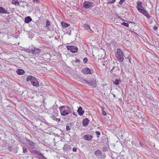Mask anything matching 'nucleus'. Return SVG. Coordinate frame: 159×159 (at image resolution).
I'll return each instance as SVG.
<instances>
[{
	"label": "nucleus",
	"mask_w": 159,
	"mask_h": 159,
	"mask_svg": "<svg viewBox=\"0 0 159 159\" xmlns=\"http://www.w3.org/2000/svg\"><path fill=\"white\" fill-rule=\"evenodd\" d=\"M125 0H120L119 2V4L120 5H122V3L124 2Z\"/></svg>",
	"instance_id": "cd10ccee"
},
{
	"label": "nucleus",
	"mask_w": 159,
	"mask_h": 159,
	"mask_svg": "<svg viewBox=\"0 0 159 159\" xmlns=\"http://www.w3.org/2000/svg\"><path fill=\"white\" fill-rule=\"evenodd\" d=\"M15 5H19V2H16L15 3Z\"/></svg>",
	"instance_id": "473e14b6"
},
{
	"label": "nucleus",
	"mask_w": 159,
	"mask_h": 159,
	"mask_svg": "<svg viewBox=\"0 0 159 159\" xmlns=\"http://www.w3.org/2000/svg\"><path fill=\"white\" fill-rule=\"evenodd\" d=\"M157 28L156 26H154L153 27V29L154 30H157Z\"/></svg>",
	"instance_id": "7c9ffc66"
},
{
	"label": "nucleus",
	"mask_w": 159,
	"mask_h": 159,
	"mask_svg": "<svg viewBox=\"0 0 159 159\" xmlns=\"http://www.w3.org/2000/svg\"><path fill=\"white\" fill-rule=\"evenodd\" d=\"M50 25V22L48 20H47L46 22V26L47 27H48Z\"/></svg>",
	"instance_id": "5701e85b"
},
{
	"label": "nucleus",
	"mask_w": 159,
	"mask_h": 159,
	"mask_svg": "<svg viewBox=\"0 0 159 159\" xmlns=\"http://www.w3.org/2000/svg\"><path fill=\"white\" fill-rule=\"evenodd\" d=\"M72 113L73 115H74V116H77V115L76 114V113L75 112H72Z\"/></svg>",
	"instance_id": "72a5a7b5"
},
{
	"label": "nucleus",
	"mask_w": 159,
	"mask_h": 159,
	"mask_svg": "<svg viewBox=\"0 0 159 159\" xmlns=\"http://www.w3.org/2000/svg\"><path fill=\"white\" fill-rule=\"evenodd\" d=\"M83 27L85 30H88V31L91 33H93V31L91 30L89 25L87 24H85L84 25Z\"/></svg>",
	"instance_id": "9d476101"
},
{
	"label": "nucleus",
	"mask_w": 159,
	"mask_h": 159,
	"mask_svg": "<svg viewBox=\"0 0 159 159\" xmlns=\"http://www.w3.org/2000/svg\"><path fill=\"white\" fill-rule=\"evenodd\" d=\"M75 61L76 62L79 63L80 62V60H79L76 59V61Z\"/></svg>",
	"instance_id": "f704fd0d"
},
{
	"label": "nucleus",
	"mask_w": 159,
	"mask_h": 159,
	"mask_svg": "<svg viewBox=\"0 0 159 159\" xmlns=\"http://www.w3.org/2000/svg\"><path fill=\"white\" fill-rule=\"evenodd\" d=\"M89 121V120L87 118H85L84 119L83 121V125L85 126H87Z\"/></svg>",
	"instance_id": "dca6fc26"
},
{
	"label": "nucleus",
	"mask_w": 159,
	"mask_h": 159,
	"mask_svg": "<svg viewBox=\"0 0 159 159\" xmlns=\"http://www.w3.org/2000/svg\"><path fill=\"white\" fill-rule=\"evenodd\" d=\"M59 109L61 115L62 116H65L70 113H72L73 110L68 106H61L59 107Z\"/></svg>",
	"instance_id": "f257e3e1"
},
{
	"label": "nucleus",
	"mask_w": 159,
	"mask_h": 159,
	"mask_svg": "<svg viewBox=\"0 0 159 159\" xmlns=\"http://www.w3.org/2000/svg\"><path fill=\"white\" fill-rule=\"evenodd\" d=\"M129 62L131 63V61H130V60H129Z\"/></svg>",
	"instance_id": "79ce46f5"
},
{
	"label": "nucleus",
	"mask_w": 159,
	"mask_h": 159,
	"mask_svg": "<svg viewBox=\"0 0 159 159\" xmlns=\"http://www.w3.org/2000/svg\"><path fill=\"white\" fill-rule=\"evenodd\" d=\"M85 81L89 86L92 88H95L97 86V81L94 79H89L87 80H85Z\"/></svg>",
	"instance_id": "39448f33"
},
{
	"label": "nucleus",
	"mask_w": 159,
	"mask_h": 159,
	"mask_svg": "<svg viewBox=\"0 0 159 159\" xmlns=\"http://www.w3.org/2000/svg\"><path fill=\"white\" fill-rule=\"evenodd\" d=\"M32 159H34V158H32Z\"/></svg>",
	"instance_id": "c03bdc74"
},
{
	"label": "nucleus",
	"mask_w": 159,
	"mask_h": 159,
	"mask_svg": "<svg viewBox=\"0 0 159 159\" xmlns=\"http://www.w3.org/2000/svg\"><path fill=\"white\" fill-rule=\"evenodd\" d=\"M72 150L74 152H76L77 151V148H74Z\"/></svg>",
	"instance_id": "c756f323"
},
{
	"label": "nucleus",
	"mask_w": 159,
	"mask_h": 159,
	"mask_svg": "<svg viewBox=\"0 0 159 159\" xmlns=\"http://www.w3.org/2000/svg\"><path fill=\"white\" fill-rule=\"evenodd\" d=\"M94 154L97 156H99L102 154V152L99 150H97L95 153Z\"/></svg>",
	"instance_id": "a211bd4d"
},
{
	"label": "nucleus",
	"mask_w": 159,
	"mask_h": 159,
	"mask_svg": "<svg viewBox=\"0 0 159 159\" xmlns=\"http://www.w3.org/2000/svg\"><path fill=\"white\" fill-rule=\"evenodd\" d=\"M66 48L68 50H70L73 53L77 52L78 51V48L75 46H67Z\"/></svg>",
	"instance_id": "0eeeda50"
},
{
	"label": "nucleus",
	"mask_w": 159,
	"mask_h": 159,
	"mask_svg": "<svg viewBox=\"0 0 159 159\" xmlns=\"http://www.w3.org/2000/svg\"><path fill=\"white\" fill-rule=\"evenodd\" d=\"M113 83L115 85H117L119 84L120 82V80L118 79H116L115 81H113Z\"/></svg>",
	"instance_id": "aec40b11"
},
{
	"label": "nucleus",
	"mask_w": 159,
	"mask_h": 159,
	"mask_svg": "<svg viewBox=\"0 0 159 159\" xmlns=\"http://www.w3.org/2000/svg\"><path fill=\"white\" fill-rule=\"evenodd\" d=\"M31 52L34 55H38L41 52V50L38 48H34V49L31 50Z\"/></svg>",
	"instance_id": "1a4fd4ad"
},
{
	"label": "nucleus",
	"mask_w": 159,
	"mask_h": 159,
	"mask_svg": "<svg viewBox=\"0 0 159 159\" xmlns=\"http://www.w3.org/2000/svg\"><path fill=\"white\" fill-rule=\"evenodd\" d=\"M61 24L62 26L64 27H68L70 25V24L66 23L65 22H62Z\"/></svg>",
	"instance_id": "6ab92c4d"
},
{
	"label": "nucleus",
	"mask_w": 159,
	"mask_h": 159,
	"mask_svg": "<svg viewBox=\"0 0 159 159\" xmlns=\"http://www.w3.org/2000/svg\"><path fill=\"white\" fill-rule=\"evenodd\" d=\"M26 142L29 145L30 148L32 149H36L37 148L36 146V144L32 141L30 140L29 139H26Z\"/></svg>",
	"instance_id": "423d86ee"
},
{
	"label": "nucleus",
	"mask_w": 159,
	"mask_h": 159,
	"mask_svg": "<svg viewBox=\"0 0 159 159\" xmlns=\"http://www.w3.org/2000/svg\"><path fill=\"white\" fill-rule=\"evenodd\" d=\"M96 134L97 135V137H98L99 136L98 135H100V133L99 131H97L96 132Z\"/></svg>",
	"instance_id": "a878e982"
},
{
	"label": "nucleus",
	"mask_w": 159,
	"mask_h": 159,
	"mask_svg": "<svg viewBox=\"0 0 159 159\" xmlns=\"http://www.w3.org/2000/svg\"><path fill=\"white\" fill-rule=\"evenodd\" d=\"M0 13L9 14V12L7 11V10H5L4 8L0 6Z\"/></svg>",
	"instance_id": "ddd939ff"
},
{
	"label": "nucleus",
	"mask_w": 159,
	"mask_h": 159,
	"mask_svg": "<svg viewBox=\"0 0 159 159\" xmlns=\"http://www.w3.org/2000/svg\"><path fill=\"white\" fill-rule=\"evenodd\" d=\"M83 61L84 63H86L88 61L87 58V57L84 58V59Z\"/></svg>",
	"instance_id": "393cba45"
},
{
	"label": "nucleus",
	"mask_w": 159,
	"mask_h": 159,
	"mask_svg": "<svg viewBox=\"0 0 159 159\" xmlns=\"http://www.w3.org/2000/svg\"><path fill=\"white\" fill-rule=\"evenodd\" d=\"M25 51H26V50H25Z\"/></svg>",
	"instance_id": "37998d69"
},
{
	"label": "nucleus",
	"mask_w": 159,
	"mask_h": 159,
	"mask_svg": "<svg viewBox=\"0 0 159 159\" xmlns=\"http://www.w3.org/2000/svg\"><path fill=\"white\" fill-rule=\"evenodd\" d=\"M33 2H36L39 1V0H32Z\"/></svg>",
	"instance_id": "e433bc0d"
},
{
	"label": "nucleus",
	"mask_w": 159,
	"mask_h": 159,
	"mask_svg": "<svg viewBox=\"0 0 159 159\" xmlns=\"http://www.w3.org/2000/svg\"><path fill=\"white\" fill-rule=\"evenodd\" d=\"M30 80L33 86L36 87L39 86V83L34 77L32 75L29 76L26 79V81H28Z\"/></svg>",
	"instance_id": "20e7f679"
},
{
	"label": "nucleus",
	"mask_w": 159,
	"mask_h": 159,
	"mask_svg": "<svg viewBox=\"0 0 159 159\" xmlns=\"http://www.w3.org/2000/svg\"><path fill=\"white\" fill-rule=\"evenodd\" d=\"M115 56L116 58L120 61L122 62L124 60V55L122 51L120 49H116L115 53Z\"/></svg>",
	"instance_id": "7ed1b4c3"
},
{
	"label": "nucleus",
	"mask_w": 159,
	"mask_h": 159,
	"mask_svg": "<svg viewBox=\"0 0 159 159\" xmlns=\"http://www.w3.org/2000/svg\"><path fill=\"white\" fill-rule=\"evenodd\" d=\"M136 8L138 11L144 16H146L149 19L150 16L148 14L147 11L144 9L142 6V3L141 2H137Z\"/></svg>",
	"instance_id": "f03ea898"
},
{
	"label": "nucleus",
	"mask_w": 159,
	"mask_h": 159,
	"mask_svg": "<svg viewBox=\"0 0 159 159\" xmlns=\"http://www.w3.org/2000/svg\"><path fill=\"white\" fill-rule=\"evenodd\" d=\"M84 138L86 140H91L93 138V137L90 134L85 135L84 137Z\"/></svg>",
	"instance_id": "f8f14e48"
},
{
	"label": "nucleus",
	"mask_w": 159,
	"mask_h": 159,
	"mask_svg": "<svg viewBox=\"0 0 159 159\" xmlns=\"http://www.w3.org/2000/svg\"><path fill=\"white\" fill-rule=\"evenodd\" d=\"M82 72L84 74H91V70L89 68H86L82 70Z\"/></svg>",
	"instance_id": "9b49d317"
},
{
	"label": "nucleus",
	"mask_w": 159,
	"mask_h": 159,
	"mask_svg": "<svg viewBox=\"0 0 159 159\" xmlns=\"http://www.w3.org/2000/svg\"><path fill=\"white\" fill-rule=\"evenodd\" d=\"M92 2L85 1L83 3L84 7L85 8H88L93 5Z\"/></svg>",
	"instance_id": "6e6552de"
},
{
	"label": "nucleus",
	"mask_w": 159,
	"mask_h": 159,
	"mask_svg": "<svg viewBox=\"0 0 159 159\" xmlns=\"http://www.w3.org/2000/svg\"><path fill=\"white\" fill-rule=\"evenodd\" d=\"M114 68H115V67H113V68L112 69V70H113L114 69Z\"/></svg>",
	"instance_id": "ea45409f"
},
{
	"label": "nucleus",
	"mask_w": 159,
	"mask_h": 159,
	"mask_svg": "<svg viewBox=\"0 0 159 159\" xmlns=\"http://www.w3.org/2000/svg\"><path fill=\"white\" fill-rule=\"evenodd\" d=\"M116 1V0H109V2L108 3L113 4Z\"/></svg>",
	"instance_id": "4be33fe9"
},
{
	"label": "nucleus",
	"mask_w": 159,
	"mask_h": 159,
	"mask_svg": "<svg viewBox=\"0 0 159 159\" xmlns=\"http://www.w3.org/2000/svg\"><path fill=\"white\" fill-rule=\"evenodd\" d=\"M17 73L19 75H22L25 73V71L21 69H18L16 71Z\"/></svg>",
	"instance_id": "2eb2a0df"
},
{
	"label": "nucleus",
	"mask_w": 159,
	"mask_h": 159,
	"mask_svg": "<svg viewBox=\"0 0 159 159\" xmlns=\"http://www.w3.org/2000/svg\"><path fill=\"white\" fill-rule=\"evenodd\" d=\"M102 114L103 115H104V116H106L107 115V113H106V112L104 111H102Z\"/></svg>",
	"instance_id": "c85d7f7f"
},
{
	"label": "nucleus",
	"mask_w": 159,
	"mask_h": 159,
	"mask_svg": "<svg viewBox=\"0 0 159 159\" xmlns=\"http://www.w3.org/2000/svg\"><path fill=\"white\" fill-rule=\"evenodd\" d=\"M78 112L79 115L82 116L84 113V111L82 110L81 107H80L77 110Z\"/></svg>",
	"instance_id": "4468645a"
},
{
	"label": "nucleus",
	"mask_w": 159,
	"mask_h": 159,
	"mask_svg": "<svg viewBox=\"0 0 159 159\" xmlns=\"http://www.w3.org/2000/svg\"><path fill=\"white\" fill-rule=\"evenodd\" d=\"M56 118L54 117H52V119L53 120H55L56 119Z\"/></svg>",
	"instance_id": "4c0bfd02"
},
{
	"label": "nucleus",
	"mask_w": 159,
	"mask_h": 159,
	"mask_svg": "<svg viewBox=\"0 0 159 159\" xmlns=\"http://www.w3.org/2000/svg\"><path fill=\"white\" fill-rule=\"evenodd\" d=\"M113 96H114V97H115V95H114H114H113Z\"/></svg>",
	"instance_id": "a19ab883"
},
{
	"label": "nucleus",
	"mask_w": 159,
	"mask_h": 159,
	"mask_svg": "<svg viewBox=\"0 0 159 159\" xmlns=\"http://www.w3.org/2000/svg\"><path fill=\"white\" fill-rule=\"evenodd\" d=\"M43 159H46V158L43 156Z\"/></svg>",
	"instance_id": "58836bf2"
},
{
	"label": "nucleus",
	"mask_w": 159,
	"mask_h": 159,
	"mask_svg": "<svg viewBox=\"0 0 159 159\" xmlns=\"http://www.w3.org/2000/svg\"><path fill=\"white\" fill-rule=\"evenodd\" d=\"M27 152V149L24 147H23V153H26Z\"/></svg>",
	"instance_id": "b1692460"
},
{
	"label": "nucleus",
	"mask_w": 159,
	"mask_h": 159,
	"mask_svg": "<svg viewBox=\"0 0 159 159\" xmlns=\"http://www.w3.org/2000/svg\"><path fill=\"white\" fill-rule=\"evenodd\" d=\"M70 127L68 125H67L66 126V130L67 131H68L70 130Z\"/></svg>",
	"instance_id": "bb28decb"
},
{
	"label": "nucleus",
	"mask_w": 159,
	"mask_h": 159,
	"mask_svg": "<svg viewBox=\"0 0 159 159\" xmlns=\"http://www.w3.org/2000/svg\"><path fill=\"white\" fill-rule=\"evenodd\" d=\"M9 17H7L6 18V20L7 21L9 22L10 21V20L9 19Z\"/></svg>",
	"instance_id": "2f4dec72"
},
{
	"label": "nucleus",
	"mask_w": 159,
	"mask_h": 159,
	"mask_svg": "<svg viewBox=\"0 0 159 159\" xmlns=\"http://www.w3.org/2000/svg\"><path fill=\"white\" fill-rule=\"evenodd\" d=\"M32 19L30 16H27L25 18V23H28L32 20Z\"/></svg>",
	"instance_id": "f3484780"
},
{
	"label": "nucleus",
	"mask_w": 159,
	"mask_h": 159,
	"mask_svg": "<svg viewBox=\"0 0 159 159\" xmlns=\"http://www.w3.org/2000/svg\"><path fill=\"white\" fill-rule=\"evenodd\" d=\"M56 120L58 122H59L60 121V119L59 118H58V119L56 118Z\"/></svg>",
	"instance_id": "c9c22d12"
},
{
	"label": "nucleus",
	"mask_w": 159,
	"mask_h": 159,
	"mask_svg": "<svg viewBox=\"0 0 159 159\" xmlns=\"http://www.w3.org/2000/svg\"><path fill=\"white\" fill-rule=\"evenodd\" d=\"M122 25H123L124 26L126 27H128L129 26V24L128 23L123 22L122 23Z\"/></svg>",
	"instance_id": "412c9836"
}]
</instances>
